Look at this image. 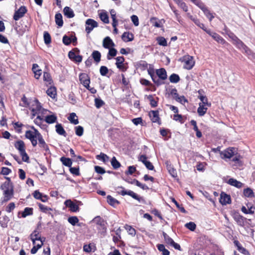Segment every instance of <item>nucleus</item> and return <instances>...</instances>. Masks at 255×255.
I'll list each match as a JSON object with an SVG mask.
<instances>
[{
    "instance_id": "f257e3e1",
    "label": "nucleus",
    "mask_w": 255,
    "mask_h": 255,
    "mask_svg": "<svg viewBox=\"0 0 255 255\" xmlns=\"http://www.w3.org/2000/svg\"><path fill=\"white\" fill-rule=\"evenodd\" d=\"M34 128V131L30 130H26L25 133V136L28 139L31 143L33 147H36L38 143L40 148L45 150L46 152L49 151L48 144L45 142L42 134L35 128Z\"/></svg>"
},
{
    "instance_id": "f03ea898",
    "label": "nucleus",
    "mask_w": 255,
    "mask_h": 255,
    "mask_svg": "<svg viewBox=\"0 0 255 255\" xmlns=\"http://www.w3.org/2000/svg\"><path fill=\"white\" fill-rule=\"evenodd\" d=\"M117 192L119 194L121 195L122 196L128 195L134 199L138 201L140 203H142L143 204H145L146 203V201L143 197L140 196L139 195L134 193L132 191L126 190L122 186H119L117 188Z\"/></svg>"
},
{
    "instance_id": "7ed1b4c3",
    "label": "nucleus",
    "mask_w": 255,
    "mask_h": 255,
    "mask_svg": "<svg viewBox=\"0 0 255 255\" xmlns=\"http://www.w3.org/2000/svg\"><path fill=\"white\" fill-rule=\"evenodd\" d=\"M0 189L3 191V197L1 199L2 203L10 200L14 196V187H7L0 186Z\"/></svg>"
},
{
    "instance_id": "20e7f679",
    "label": "nucleus",
    "mask_w": 255,
    "mask_h": 255,
    "mask_svg": "<svg viewBox=\"0 0 255 255\" xmlns=\"http://www.w3.org/2000/svg\"><path fill=\"white\" fill-rule=\"evenodd\" d=\"M180 61L184 63L183 68L187 70H191L195 65L193 57L186 55L180 58Z\"/></svg>"
},
{
    "instance_id": "39448f33",
    "label": "nucleus",
    "mask_w": 255,
    "mask_h": 255,
    "mask_svg": "<svg viewBox=\"0 0 255 255\" xmlns=\"http://www.w3.org/2000/svg\"><path fill=\"white\" fill-rule=\"evenodd\" d=\"M80 50L78 48H74L68 53V57L75 63H80L82 61L83 57L80 54Z\"/></svg>"
},
{
    "instance_id": "423d86ee",
    "label": "nucleus",
    "mask_w": 255,
    "mask_h": 255,
    "mask_svg": "<svg viewBox=\"0 0 255 255\" xmlns=\"http://www.w3.org/2000/svg\"><path fill=\"white\" fill-rule=\"evenodd\" d=\"M42 106L37 99H35L33 101V103L29 107V109L32 112V118L36 115L40 113Z\"/></svg>"
},
{
    "instance_id": "0eeeda50",
    "label": "nucleus",
    "mask_w": 255,
    "mask_h": 255,
    "mask_svg": "<svg viewBox=\"0 0 255 255\" xmlns=\"http://www.w3.org/2000/svg\"><path fill=\"white\" fill-rule=\"evenodd\" d=\"M196 5L203 11L204 14L209 19V21H211L214 18V15H213V13L211 12L205 4L200 0Z\"/></svg>"
},
{
    "instance_id": "6e6552de",
    "label": "nucleus",
    "mask_w": 255,
    "mask_h": 255,
    "mask_svg": "<svg viewBox=\"0 0 255 255\" xmlns=\"http://www.w3.org/2000/svg\"><path fill=\"white\" fill-rule=\"evenodd\" d=\"M93 223L97 225V229L101 230L103 232L106 231V223L100 216H97L93 220Z\"/></svg>"
},
{
    "instance_id": "1a4fd4ad",
    "label": "nucleus",
    "mask_w": 255,
    "mask_h": 255,
    "mask_svg": "<svg viewBox=\"0 0 255 255\" xmlns=\"http://www.w3.org/2000/svg\"><path fill=\"white\" fill-rule=\"evenodd\" d=\"M148 116L152 123H157L159 125L161 124V121L159 117V111L158 110H151L149 111Z\"/></svg>"
},
{
    "instance_id": "9d476101",
    "label": "nucleus",
    "mask_w": 255,
    "mask_h": 255,
    "mask_svg": "<svg viewBox=\"0 0 255 255\" xmlns=\"http://www.w3.org/2000/svg\"><path fill=\"white\" fill-rule=\"evenodd\" d=\"M163 236L164 241L167 244L173 247L176 250H181L180 246L178 244L175 243L173 240L166 233L163 232Z\"/></svg>"
},
{
    "instance_id": "9b49d317",
    "label": "nucleus",
    "mask_w": 255,
    "mask_h": 255,
    "mask_svg": "<svg viewBox=\"0 0 255 255\" xmlns=\"http://www.w3.org/2000/svg\"><path fill=\"white\" fill-rule=\"evenodd\" d=\"M27 9L25 6H21L14 13L13 18L15 20H18L22 17L27 12Z\"/></svg>"
},
{
    "instance_id": "f8f14e48",
    "label": "nucleus",
    "mask_w": 255,
    "mask_h": 255,
    "mask_svg": "<svg viewBox=\"0 0 255 255\" xmlns=\"http://www.w3.org/2000/svg\"><path fill=\"white\" fill-rule=\"evenodd\" d=\"M98 26V23L93 19H88L86 21V31L87 33H90L94 28Z\"/></svg>"
},
{
    "instance_id": "ddd939ff",
    "label": "nucleus",
    "mask_w": 255,
    "mask_h": 255,
    "mask_svg": "<svg viewBox=\"0 0 255 255\" xmlns=\"http://www.w3.org/2000/svg\"><path fill=\"white\" fill-rule=\"evenodd\" d=\"M147 72L148 74L151 77L152 81L157 85L159 86L162 84L163 82H161V81L157 79L156 76L155 75L154 69L152 66L150 65L149 68H147Z\"/></svg>"
},
{
    "instance_id": "4468645a",
    "label": "nucleus",
    "mask_w": 255,
    "mask_h": 255,
    "mask_svg": "<svg viewBox=\"0 0 255 255\" xmlns=\"http://www.w3.org/2000/svg\"><path fill=\"white\" fill-rule=\"evenodd\" d=\"M235 148L234 147H229L227 148L226 149L221 151L220 152V155L222 159L229 158L230 159L232 157H233L235 155L234 150Z\"/></svg>"
},
{
    "instance_id": "2eb2a0df",
    "label": "nucleus",
    "mask_w": 255,
    "mask_h": 255,
    "mask_svg": "<svg viewBox=\"0 0 255 255\" xmlns=\"http://www.w3.org/2000/svg\"><path fill=\"white\" fill-rule=\"evenodd\" d=\"M209 35L219 43L222 45L229 44V43L221 36L215 32L209 31Z\"/></svg>"
},
{
    "instance_id": "dca6fc26",
    "label": "nucleus",
    "mask_w": 255,
    "mask_h": 255,
    "mask_svg": "<svg viewBox=\"0 0 255 255\" xmlns=\"http://www.w3.org/2000/svg\"><path fill=\"white\" fill-rule=\"evenodd\" d=\"M233 240L234 246L237 248V249L239 252L245 255H249V251L242 246L237 237L234 238Z\"/></svg>"
},
{
    "instance_id": "f3484780",
    "label": "nucleus",
    "mask_w": 255,
    "mask_h": 255,
    "mask_svg": "<svg viewBox=\"0 0 255 255\" xmlns=\"http://www.w3.org/2000/svg\"><path fill=\"white\" fill-rule=\"evenodd\" d=\"M79 80L81 83L85 87L89 88L90 79L89 75L86 73H81L79 75Z\"/></svg>"
},
{
    "instance_id": "a211bd4d",
    "label": "nucleus",
    "mask_w": 255,
    "mask_h": 255,
    "mask_svg": "<svg viewBox=\"0 0 255 255\" xmlns=\"http://www.w3.org/2000/svg\"><path fill=\"white\" fill-rule=\"evenodd\" d=\"M64 204L66 207L69 208L70 211L72 212H79L80 208L79 205L72 201L71 200H67L65 201Z\"/></svg>"
},
{
    "instance_id": "6ab92c4d",
    "label": "nucleus",
    "mask_w": 255,
    "mask_h": 255,
    "mask_svg": "<svg viewBox=\"0 0 255 255\" xmlns=\"http://www.w3.org/2000/svg\"><path fill=\"white\" fill-rule=\"evenodd\" d=\"M116 65L117 67L123 72H125L127 70L124 62H125V58L123 56H119L116 58Z\"/></svg>"
},
{
    "instance_id": "aec40b11",
    "label": "nucleus",
    "mask_w": 255,
    "mask_h": 255,
    "mask_svg": "<svg viewBox=\"0 0 255 255\" xmlns=\"http://www.w3.org/2000/svg\"><path fill=\"white\" fill-rule=\"evenodd\" d=\"M220 202L223 205L230 204L231 203L230 195L224 192H222L220 195Z\"/></svg>"
},
{
    "instance_id": "412c9836",
    "label": "nucleus",
    "mask_w": 255,
    "mask_h": 255,
    "mask_svg": "<svg viewBox=\"0 0 255 255\" xmlns=\"http://www.w3.org/2000/svg\"><path fill=\"white\" fill-rule=\"evenodd\" d=\"M30 239L32 242L33 244H35L36 241H43L41 237L40 232L37 230V229L35 230L30 235Z\"/></svg>"
},
{
    "instance_id": "4be33fe9",
    "label": "nucleus",
    "mask_w": 255,
    "mask_h": 255,
    "mask_svg": "<svg viewBox=\"0 0 255 255\" xmlns=\"http://www.w3.org/2000/svg\"><path fill=\"white\" fill-rule=\"evenodd\" d=\"M115 46V43L112 39L109 37H106L103 41V46L106 49H109L114 47Z\"/></svg>"
},
{
    "instance_id": "5701e85b",
    "label": "nucleus",
    "mask_w": 255,
    "mask_h": 255,
    "mask_svg": "<svg viewBox=\"0 0 255 255\" xmlns=\"http://www.w3.org/2000/svg\"><path fill=\"white\" fill-rule=\"evenodd\" d=\"M14 146L17 149L19 153H21L25 151V144L24 142L22 140H17L14 142Z\"/></svg>"
},
{
    "instance_id": "b1692460",
    "label": "nucleus",
    "mask_w": 255,
    "mask_h": 255,
    "mask_svg": "<svg viewBox=\"0 0 255 255\" xmlns=\"http://www.w3.org/2000/svg\"><path fill=\"white\" fill-rule=\"evenodd\" d=\"M234 155V156L232 157L233 158L231 160L232 162H234V163L232 164V166L238 167L242 166L243 163L241 160L242 156L238 154Z\"/></svg>"
},
{
    "instance_id": "393cba45",
    "label": "nucleus",
    "mask_w": 255,
    "mask_h": 255,
    "mask_svg": "<svg viewBox=\"0 0 255 255\" xmlns=\"http://www.w3.org/2000/svg\"><path fill=\"white\" fill-rule=\"evenodd\" d=\"M156 74L158 77L159 79L162 80H165L167 79V73L164 68H160L156 70Z\"/></svg>"
},
{
    "instance_id": "a878e982",
    "label": "nucleus",
    "mask_w": 255,
    "mask_h": 255,
    "mask_svg": "<svg viewBox=\"0 0 255 255\" xmlns=\"http://www.w3.org/2000/svg\"><path fill=\"white\" fill-rule=\"evenodd\" d=\"M227 183L238 188H241L244 185L243 183L233 178H230L228 180Z\"/></svg>"
},
{
    "instance_id": "bb28decb",
    "label": "nucleus",
    "mask_w": 255,
    "mask_h": 255,
    "mask_svg": "<svg viewBox=\"0 0 255 255\" xmlns=\"http://www.w3.org/2000/svg\"><path fill=\"white\" fill-rule=\"evenodd\" d=\"M122 39L126 42L131 41L134 39V35L132 33L125 32L122 35Z\"/></svg>"
},
{
    "instance_id": "cd10ccee",
    "label": "nucleus",
    "mask_w": 255,
    "mask_h": 255,
    "mask_svg": "<svg viewBox=\"0 0 255 255\" xmlns=\"http://www.w3.org/2000/svg\"><path fill=\"white\" fill-rule=\"evenodd\" d=\"M147 99L150 102V105L151 107L155 108L157 106L158 102L159 100V98L157 97H156L155 98H154L153 95H149L147 96Z\"/></svg>"
},
{
    "instance_id": "c85d7f7f",
    "label": "nucleus",
    "mask_w": 255,
    "mask_h": 255,
    "mask_svg": "<svg viewBox=\"0 0 255 255\" xmlns=\"http://www.w3.org/2000/svg\"><path fill=\"white\" fill-rule=\"evenodd\" d=\"M91 56L92 58L94 59L95 62L97 64L99 63L100 62L102 55L101 53L99 51H93L91 54Z\"/></svg>"
},
{
    "instance_id": "c756f323",
    "label": "nucleus",
    "mask_w": 255,
    "mask_h": 255,
    "mask_svg": "<svg viewBox=\"0 0 255 255\" xmlns=\"http://www.w3.org/2000/svg\"><path fill=\"white\" fill-rule=\"evenodd\" d=\"M243 195L246 198H253L255 197V194L253 190L248 187L243 190Z\"/></svg>"
},
{
    "instance_id": "7c9ffc66",
    "label": "nucleus",
    "mask_w": 255,
    "mask_h": 255,
    "mask_svg": "<svg viewBox=\"0 0 255 255\" xmlns=\"http://www.w3.org/2000/svg\"><path fill=\"white\" fill-rule=\"evenodd\" d=\"M56 131V132L61 135H63L64 137H66L67 135V133L64 128H63L62 125L61 124H57L55 126Z\"/></svg>"
},
{
    "instance_id": "2f4dec72",
    "label": "nucleus",
    "mask_w": 255,
    "mask_h": 255,
    "mask_svg": "<svg viewBox=\"0 0 255 255\" xmlns=\"http://www.w3.org/2000/svg\"><path fill=\"white\" fill-rule=\"evenodd\" d=\"M63 13L65 16L69 18L73 17L75 15L72 9L68 6L64 8Z\"/></svg>"
},
{
    "instance_id": "473e14b6",
    "label": "nucleus",
    "mask_w": 255,
    "mask_h": 255,
    "mask_svg": "<svg viewBox=\"0 0 255 255\" xmlns=\"http://www.w3.org/2000/svg\"><path fill=\"white\" fill-rule=\"evenodd\" d=\"M198 93L200 94V95L198 96V98L201 100L202 103H200L201 104H202L205 106H207L208 107H210L211 104L210 103H208V99L205 96H203L201 95V90L198 91Z\"/></svg>"
},
{
    "instance_id": "72a5a7b5",
    "label": "nucleus",
    "mask_w": 255,
    "mask_h": 255,
    "mask_svg": "<svg viewBox=\"0 0 255 255\" xmlns=\"http://www.w3.org/2000/svg\"><path fill=\"white\" fill-rule=\"evenodd\" d=\"M233 218L239 225L242 226L244 224L245 218L239 213H237L235 214Z\"/></svg>"
},
{
    "instance_id": "f704fd0d",
    "label": "nucleus",
    "mask_w": 255,
    "mask_h": 255,
    "mask_svg": "<svg viewBox=\"0 0 255 255\" xmlns=\"http://www.w3.org/2000/svg\"><path fill=\"white\" fill-rule=\"evenodd\" d=\"M130 184H135L137 186L141 188L142 190H149V187L144 184L140 183L136 179H134L132 181L128 182Z\"/></svg>"
},
{
    "instance_id": "c9c22d12",
    "label": "nucleus",
    "mask_w": 255,
    "mask_h": 255,
    "mask_svg": "<svg viewBox=\"0 0 255 255\" xmlns=\"http://www.w3.org/2000/svg\"><path fill=\"white\" fill-rule=\"evenodd\" d=\"M57 118L55 115H48L45 118V121L48 124H51L57 121Z\"/></svg>"
},
{
    "instance_id": "e433bc0d",
    "label": "nucleus",
    "mask_w": 255,
    "mask_h": 255,
    "mask_svg": "<svg viewBox=\"0 0 255 255\" xmlns=\"http://www.w3.org/2000/svg\"><path fill=\"white\" fill-rule=\"evenodd\" d=\"M207 108L202 104L199 103V107L197 109V113L199 116H203L207 112Z\"/></svg>"
},
{
    "instance_id": "4c0bfd02",
    "label": "nucleus",
    "mask_w": 255,
    "mask_h": 255,
    "mask_svg": "<svg viewBox=\"0 0 255 255\" xmlns=\"http://www.w3.org/2000/svg\"><path fill=\"white\" fill-rule=\"evenodd\" d=\"M108 203L111 206L115 207L120 204V202L111 195H108L107 197Z\"/></svg>"
},
{
    "instance_id": "58836bf2",
    "label": "nucleus",
    "mask_w": 255,
    "mask_h": 255,
    "mask_svg": "<svg viewBox=\"0 0 255 255\" xmlns=\"http://www.w3.org/2000/svg\"><path fill=\"white\" fill-rule=\"evenodd\" d=\"M55 20L56 24L59 27H61L63 25V21L62 19V15L60 13H57L55 15Z\"/></svg>"
},
{
    "instance_id": "ea45409f",
    "label": "nucleus",
    "mask_w": 255,
    "mask_h": 255,
    "mask_svg": "<svg viewBox=\"0 0 255 255\" xmlns=\"http://www.w3.org/2000/svg\"><path fill=\"white\" fill-rule=\"evenodd\" d=\"M47 94L51 98L54 99L56 96V89L55 87L51 86L46 91Z\"/></svg>"
},
{
    "instance_id": "a19ab883",
    "label": "nucleus",
    "mask_w": 255,
    "mask_h": 255,
    "mask_svg": "<svg viewBox=\"0 0 255 255\" xmlns=\"http://www.w3.org/2000/svg\"><path fill=\"white\" fill-rule=\"evenodd\" d=\"M60 160L64 165L68 167H71L72 164V160L69 158L63 156L60 158Z\"/></svg>"
},
{
    "instance_id": "79ce46f5",
    "label": "nucleus",
    "mask_w": 255,
    "mask_h": 255,
    "mask_svg": "<svg viewBox=\"0 0 255 255\" xmlns=\"http://www.w3.org/2000/svg\"><path fill=\"white\" fill-rule=\"evenodd\" d=\"M33 209L32 208L26 207L24 208L23 211L21 213V217L22 218H25L26 217L30 215H32L33 214Z\"/></svg>"
},
{
    "instance_id": "37998d69",
    "label": "nucleus",
    "mask_w": 255,
    "mask_h": 255,
    "mask_svg": "<svg viewBox=\"0 0 255 255\" xmlns=\"http://www.w3.org/2000/svg\"><path fill=\"white\" fill-rule=\"evenodd\" d=\"M43 241H41V242L39 244H36L35 242V244L33 245V248L31 249L30 253L31 254H35L37 253V251L41 248L42 245H43Z\"/></svg>"
},
{
    "instance_id": "c03bdc74",
    "label": "nucleus",
    "mask_w": 255,
    "mask_h": 255,
    "mask_svg": "<svg viewBox=\"0 0 255 255\" xmlns=\"http://www.w3.org/2000/svg\"><path fill=\"white\" fill-rule=\"evenodd\" d=\"M43 80L47 83V84L52 85L53 80L49 73L44 72Z\"/></svg>"
},
{
    "instance_id": "a18cd8bd",
    "label": "nucleus",
    "mask_w": 255,
    "mask_h": 255,
    "mask_svg": "<svg viewBox=\"0 0 255 255\" xmlns=\"http://www.w3.org/2000/svg\"><path fill=\"white\" fill-rule=\"evenodd\" d=\"M157 249L159 251L162 252V255H169V251L165 249V246L163 244H158L157 245Z\"/></svg>"
},
{
    "instance_id": "49530a36",
    "label": "nucleus",
    "mask_w": 255,
    "mask_h": 255,
    "mask_svg": "<svg viewBox=\"0 0 255 255\" xmlns=\"http://www.w3.org/2000/svg\"><path fill=\"white\" fill-rule=\"evenodd\" d=\"M148 63L143 60H141L137 63L138 68L141 71H144L148 68Z\"/></svg>"
},
{
    "instance_id": "de8ad7c7",
    "label": "nucleus",
    "mask_w": 255,
    "mask_h": 255,
    "mask_svg": "<svg viewBox=\"0 0 255 255\" xmlns=\"http://www.w3.org/2000/svg\"><path fill=\"white\" fill-rule=\"evenodd\" d=\"M111 165L114 169H117L121 166L120 162L118 161L115 156H113L111 160Z\"/></svg>"
},
{
    "instance_id": "09e8293b",
    "label": "nucleus",
    "mask_w": 255,
    "mask_h": 255,
    "mask_svg": "<svg viewBox=\"0 0 255 255\" xmlns=\"http://www.w3.org/2000/svg\"><path fill=\"white\" fill-rule=\"evenodd\" d=\"M77 118L76 115L74 113H72L70 114L69 117L68 118V120L71 123L73 124L74 125H77L79 123V121Z\"/></svg>"
},
{
    "instance_id": "8fccbe9b",
    "label": "nucleus",
    "mask_w": 255,
    "mask_h": 255,
    "mask_svg": "<svg viewBox=\"0 0 255 255\" xmlns=\"http://www.w3.org/2000/svg\"><path fill=\"white\" fill-rule=\"evenodd\" d=\"M101 20L105 23H109V19L108 14L106 12H102L99 14Z\"/></svg>"
},
{
    "instance_id": "3c124183",
    "label": "nucleus",
    "mask_w": 255,
    "mask_h": 255,
    "mask_svg": "<svg viewBox=\"0 0 255 255\" xmlns=\"http://www.w3.org/2000/svg\"><path fill=\"white\" fill-rule=\"evenodd\" d=\"M21 102L22 103H19L20 106L28 108L30 106L28 99L26 97L25 95H23V97L21 98Z\"/></svg>"
},
{
    "instance_id": "603ef678",
    "label": "nucleus",
    "mask_w": 255,
    "mask_h": 255,
    "mask_svg": "<svg viewBox=\"0 0 255 255\" xmlns=\"http://www.w3.org/2000/svg\"><path fill=\"white\" fill-rule=\"evenodd\" d=\"M38 206L40 211L46 214L48 213L49 211L52 210L51 208L47 207L41 203H38Z\"/></svg>"
},
{
    "instance_id": "864d4df0",
    "label": "nucleus",
    "mask_w": 255,
    "mask_h": 255,
    "mask_svg": "<svg viewBox=\"0 0 255 255\" xmlns=\"http://www.w3.org/2000/svg\"><path fill=\"white\" fill-rule=\"evenodd\" d=\"M96 158L102 160L104 163L108 162L110 157L106 154L101 152L99 155L96 156Z\"/></svg>"
},
{
    "instance_id": "5fc2aeb1",
    "label": "nucleus",
    "mask_w": 255,
    "mask_h": 255,
    "mask_svg": "<svg viewBox=\"0 0 255 255\" xmlns=\"http://www.w3.org/2000/svg\"><path fill=\"white\" fill-rule=\"evenodd\" d=\"M108 49L109 52L107 54V59L108 60H110L111 59V57H115L116 56L117 54V50L113 47L109 48Z\"/></svg>"
},
{
    "instance_id": "6e6d98bb",
    "label": "nucleus",
    "mask_w": 255,
    "mask_h": 255,
    "mask_svg": "<svg viewBox=\"0 0 255 255\" xmlns=\"http://www.w3.org/2000/svg\"><path fill=\"white\" fill-rule=\"evenodd\" d=\"M180 80L179 75L175 73L172 74L169 77V81L172 83H177Z\"/></svg>"
},
{
    "instance_id": "4d7b16f0",
    "label": "nucleus",
    "mask_w": 255,
    "mask_h": 255,
    "mask_svg": "<svg viewBox=\"0 0 255 255\" xmlns=\"http://www.w3.org/2000/svg\"><path fill=\"white\" fill-rule=\"evenodd\" d=\"M157 43L161 46H166L167 43L166 39L162 36H159L156 38Z\"/></svg>"
},
{
    "instance_id": "13d9d810",
    "label": "nucleus",
    "mask_w": 255,
    "mask_h": 255,
    "mask_svg": "<svg viewBox=\"0 0 255 255\" xmlns=\"http://www.w3.org/2000/svg\"><path fill=\"white\" fill-rule=\"evenodd\" d=\"M44 43L46 44H49L51 42V37L50 34L47 31H44L43 33Z\"/></svg>"
},
{
    "instance_id": "bf43d9fd",
    "label": "nucleus",
    "mask_w": 255,
    "mask_h": 255,
    "mask_svg": "<svg viewBox=\"0 0 255 255\" xmlns=\"http://www.w3.org/2000/svg\"><path fill=\"white\" fill-rule=\"evenodd\" d=\"M68 221L72 226H75L79 222V219L77 216H71L68 218Z\"/></svg>"
},
{
    "instance_id": "052dcab7",
    "label": "nucleus",
    "mask_w": 255,
    "mask_h": 255,
    "mask_svg": "<svg viewBox=\"0 0 255 255\" xmlns=\"http://www.w3.org/2000/svg\"><path fill=\"white\" fill-rule=\"evenodd\" d=\"M5 179L6 180V181L2 184L1 186L7 187H13V183H12L9 177H5Z\"/></svg>"
},
{
    "instance_id": "680f3d73",
    "label": "nucleus",
    "mask_w": 255,
    "mask_h": 255,
    "mask_svg": "<svg viewBox=\"0 0 255 255\" xmlns=\"http://www.w3.org/2000/svg\"><path fill=\"white\" fill-rule=\"evenodd\" d=\"M150 22L153 26L155 27L159 28L161 27L160 22L157 20V18L155 17H152L150 19Z\"/></svg>"
},
{
    "instance_id": "e2e57ef3",
    "label": "nucleus",
    "mask_w": 255,
    "mask_h": 255,
    "mask_svg": "<svg viewBox=\"0 0 255 255\" xmlns=\"http://www.w3.org/2000/svg\"><path fill=\"white\" fill-rule=\"evenodd\" d=\"M224 30L225 34H227L232 40L236 36L233 32H232L226 25L225 26Z\"/></svg>"
},
{
    "instance_id": "0e129e2a",
    "label": "nucleus",
    "mask_w": 255,
    "mask_h": 255,
    "mask_svg": "<svg viewBox=\"0 0 255 255\" xmlns=\"http://www.w3.org/2000/svg\"><path fill=\"white\" fill-rule=\"evenodd\" d=\"M125 229L128 231V234L132 236H134L136 234V230L129 225H126Z\"/></svg>"
},
{
    "instance_id": "69168bd1",
    "label": "nucleus",
    "mask_w": 255,
    "mask_h": 255,
    "mask_svg": "<svg viewBox=\"0 0 255 255\" xmlns=\"http://www.w3.org/2000/svg\"><path fill=\"white\" fill-rule=\"evenodd\" d=\"M105 105V102L99 98L95 99V105L97 109H99Z\"/></svg>"
},
{
    "instance_id": "338daca9",
    "label": "nucleus",
    "mask_w": 255,
    "mask_h": 255,
    "mask_svg": "<svg viewBox=\"0 0 255 255\" xmlns=\"http://www.w3.org/2000/svg\"><path fill=\"white\" fill-rule=\"evenodd\" d=\"M75 133L77 135L81 136L83 134L84 128L81 126H77L75 128Z\"/></svg>"
},
{
    "instance_id": "774afa93",
    "label": "nucleus",
    "mask_w": 255,
    "mask_h": 255,
    "mask_svg": "<svg viewBox=\"0 0 255 255\" xmlns=\"http://www.w3.org/2000/svg\"><path fill=\"white\" fill-rule=\"evenodd\" d=\"M185 227L191 231H194L196 228V224L193 222H190L185 225Z\"/></svg>"
}]
</instances>
